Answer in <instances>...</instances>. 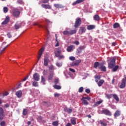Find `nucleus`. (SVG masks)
<instances>
[{
    "mask_svg": "<svg viewBox=\"0 0 126 126\" xmlns=\"http://www.w3.org/2000/svg\"><path fill=\"white\" fill-rule=\"evenodd\" d=\"M12 15L14 17L18 18L19 15H20V11L18 8H14L12 11Z\"/></svg>",
    "mask_w": 126,
    "mask_h": 126,
    "instance_id": "nucleus-1",
    "label": "nucleus"
},
{
    "mask_svg": "<svg viewBox=\"0 0 126 126\" xmlns=\"http://www.w3.org/2000/svg\"><path fill=\"white\" fill-rule=\"evenodd\" d=\"M82 21H81V19L80 18H78L76 19L75 22L74 27L75 29L76 28H78L80 25H81Z\"/></svg>",
    "mask_w": 126,
    "mask_h": 126,
    "instance_id": "nucleus-2",
    "label": "nucleus"
},
{
    "mask_svg": "<svg viewBox=\"0 0 126 126\" xmlns=\"http://www.w3.org/2000/svg\"><path fill=\"white\" fill-rule=\"evenodd\" d=\"M124 77V78L122 79L121 84L119 86L120 88H121V89H123V88H125L126 87V75H125Z\"/></svg>",
    "mask_w": 126,
    "mask_h": 126,
    "instance_id": "nucleus-3",
    "label": "nucleus"
},
{
    "mask_svg": "<svg viewBox=\"0 0 126 126\" xmlns=\"http://www.w3.org/2000/svg\"><path fill=\"white\" fill-rule=\"evenodd\" d=\"M115 65H116V59L113 58L108 63V66L110 68H113Z\"/></svg>",
    "mask_w": 126,
    "mask_h": 126,
    "instance_id": "nucleus-4",
    "label": "nucleus"
},
{
    "mask_svg": "<svg viewBox=\"0 0 126 126\" xmlns=\"http://www.w3.org/2000/svg\"><path fill=\"white\" fill-rule=\"evenodd\" d=\"M80 63H81V60H76L70 63V65L71 66H77L79 65Z\"/></svg>",
    "mask_w": 126,
    "mask_h": 126,
    "instance_id": "nucleus-5",
    "label": "nucleus"
},
{
    "mask_svg": "<svg viewBox=\"0 0 126 126\" xmlns=\"http://www.w3.org/2000/svg\"><path fill=\"white\" fill-rule=\"evenodd\" d=\"M4 118V110L2 107H0V121H2Z\"/></svg>",
    "mask_w": 126,
    "mask_h": 126,
    "instance_id": "nucleus-6",
    "label": "nucleus"
},
{
    "mask_svg": "<svg viewBox=\"0 0 126 126\" xmlns=\"http://www.w3.org/2000/svg\"><path fill=\"white\" fill-rule=\"evenodd\" d=\"M84 49H85V47H84V46H79L76 49V54L77 55H80L82 52V50H84Z\"/></svg>",
    "mask_w": 126,
    "mask_h": 126,
    "instance_id": "nucleus-7",
    "label": "nucleus"
},
{
    "mask_svg": "<svg viewBox=\"0 0 126 126\" xmlns=\"http://www.w3.org/2000/svg\"><path fill=\"white\" fill-rule=\"evenodd\" d=\"M33 79L35 80V81H39L40 80V75L38 73H35L33 75Z\"/></svg>",
    "mask_w": 126,
    "mask_h": 126,
    "instance_id": "nucleus-8",
    "label": "nucleus"
},
{
    "mask_svg": "<svg viewBox=\"0 0 126 126\" xmlns=\"http://www.w3.org/2000/svg\"><path fill=\"white\" fill-rule=\"evenodd\" d=\"M86 32V28L85 27H81L79 30V33L80 35H82L84 33Z\"/></svg>",
    "mask_w": 126,
    "mask_h": 126,
    "instance_id": "nucleus-9",
    "label": "nucleus"
},
{
    "mask_svg": "<svg viewBox=\"0 0 126 126\" xmlns=\"http://www.w3.org/2000/svg\"><path fill=\"white\" fill-rule=\"evenodd\" d=\"M101 114H104V115H106V116H111L112 115V113H111V112L110 111L108 110V109H104L102 110Z\"/></svg>",
    "mask_w": 126,
    "mask_h": 126,
    "instance_id": "nucleus-10",
    "label": "nucleus"
},
{
    "mask_svg": "<svg viewBox=\"0 0 126 126\" xmlns=\"http://www.w3.org/2000/svg\"><path fill=\"white\" fill-rule=\"evenodd\" d=\"M15 95L17 96V98H21V96H22V91H18L16 92Z\"/></svg>",
    "mask_w": 126,
    "mask_h": 126,
    "instance_id": "nucleus-11",
    "label": "nucleus"
},
{
    "mask_svg": "<svg viewBox=\"0 0 126 126\" xmlns=\"http://www.w3.org/2000/svg\"><path fill=\"white\" fill-rule=\"evenodd\" d=\"M41 6L43 8H45V9H51V8H52V6H51V5H50L49 4H41Z\"/></svg>",
    "mask_w": 126,
    "mask_h": 126,
    "instance_id": "nucleus-12",
    "label": "nucleus"
},
{
    "mask_svg": "<svg viewBox=\"0 0 126 126\" xmlns=\"http://www.w3.org/2000/svg\"><path fill=\"white\" fill-rule=\"evenodd\" d=\"M9 22V17H6L5 20L2 22V25H5V24H7Z\"/></svg>",
    "mask_w": 126,
    "mask_h": 126,
    "instance_id": "nucleus-13",
    "label": "nucleus"
},
{
    "mask_svg": "<svg viewBox=\"0 0 126 126\" xmlns=\"http://www.w3.org/2000/svg\"><path fill=\"white\" fill-rule=\"evenodd\" d=\"M62 53V51L61 50H55L54 51V54L55 56L58 58L61 55V54Z\"/></svg>",
    "mask_w": 126,
    "mask_h": 126,
    "instance_id": "nucleus-14",
    "label": "nucleus"
},
{
    "mask_svg": "<svg viewBox=\"0 0 126 126\" xmlns=\"http://www.w3.org/2000/svg\"><path fill=\"white\" fill-rule=\"evenodd\" d=\"M49 59L47 58H44V66H47L48 64H49Z\"/></svg>",
    "mask_w": 126,
    "mask_h": 126,
    "instance_id": "nucleus-15",
    "label": "nucleus"
},
{
    "mask_svg": "<svg viewBox=\"0 0 126 126\" xmlns=\"http://www.w3.org/2000/svg\"><path fill=\"white\" fill-rule=\"evenodd\" d=\"M76 32H77V30L75 29V30H70L69 31V35H73V34H76Z\"/></svg>",
    "mask_w": 126,
    "mask_h": 126,
    "instance_id": "nucleus-16",
    "label": "nucleus"
},
{
    "mask_svg": "<svg viewBox=\"0 0 126 126\" xmlns=\"http://www.w3.org/2000/svg\"><path fill=\"white\" fill-rule=\"evenodd\" d=\"M95 25H90L87 26V29L88 30H93V29H95Z\"/></svg>",
    "mask_w": 126,
    "mask_h": 126,
    "instance_id": "nucleus-17",
    "label": "nucleus"
},
{
    "mask_svg": "<svg viewBox=\"0 0 126 126\" xmlns=\"http://www.w3.org/2000/svg\"><path fill=\"white\" fill-rule=\"evenodd\" d=\"M54 7H56V8H63V5H62L61 4L55 3L54 4Z\"/></svg>",
    "mask_w": 126,
    "mask_h": 126,
    "instance_id": "nucleus-18",
    "label": "nucleus"
},
{
    "mask_svg": "<svg viewBox=\"0 0 126 126\" xmlns=\"http://www.w3.org/2000/svg\"><path fill=\"white\" fill-rule=\"evenodd\" d=\"M73 47L74 46L73 45H71L68 46L66 49L67 52H68V53L71 52V51H72V49H73Z\"/></svg>",
    "mask_w": 126,
    "mask_h": 126,
    "instance_id": "nucleus-19",
    "label": "nucleus"
},
{
    "mask_svg": "<svg viewBox=\"0 0 126 126\" xmlns=\"http://www.w3.org/2000/svg\"><path fill=\"white\" fill-rule=\"evenodd\" d=\"M71 123L72 125H76V119L74 117H73L71 119Z\"/></svg>",
    "mask_w": 126,
    "mask_h": 126,
    "instance_id": "nucleus-20",
    "label": "nucleus"
},
{
    "mask_svg": "<svg viewBox=\"0 0 126 126\" xmlns=\"http://www.w3.org/2000/svg\"><path fill=\"white\" fill-rule=\"evenodd\" d=\"M83 1H84V0H77L75 2H74L72 3V5H75L78 3H81V2H83Z\"/></svg>",
    "mask_w": 126,
    "mask_h": 126,
    "instance_id": "nucleus-21",
    "label": "nucleus"
},
{
    "mask_svg": "<svg viewBox=\"0 0 126 126\" xmlns=\"http://www.w3.org/2000/svg\"><path fill=\"white\" fill-rule=\"evenodd\" d=\"M99 124L103 126H107V123H106V120H100L99 121Z\"/></svg>",
    "mask_w": 126,
    "mask_h": 126,
    "instance_id": "nucleus-22",
    "label": "nucleus"
},
{
    "mask_svg": "<svg viewBox=\"0 0 126 126\" xmlns=\"http://www.w3.org/2000/svg\"><path fill=\"white\" fill-rule=\"evenodd\" d=\"M120 116H121V111L117 110L114 114V117H117Z\"/></svg>",
    "mask_w": 126,
    "mask_h": 126,
    "instance_id": "nucleus-23",
    "label": "nucleus"
},
{
    "mask_svg": "<svg viewBox=\"0 0 126 126\" xmlns=\"http://www.w3.org/2000/svg\"><path fill=\"white\" fill-rule=\"evenodd\" d=\"M104 82H105V81L104 80H100L97 83L98 86H99V87H100V86H102V85H103Z\"/></svg>",
    "mask_w": 126,
    "mask_h": 126,
    "instance_id": "nucleus-24",
    "label": "nucleus"
},
{
    "mask_svg": "<svg viewBox=\"0 0 126 126\" xmlns=\"http://www.w3.org/2000/svg\"><path fill=\"white\" fill-rule=\"evenodd\" d=\"M112 96L114 99H115V100H116L117 102H119L120 101V99L119 98V96H118V95L116 94H113Z\"/></svg>",
    "mask_w": 126,
    "mask_h": 126,
    "instance_id": "nucleus-25",
    "label": "nucleus"
},
{
    "mask_svg": "<svg viewBox=\"0 0 126 126\" xmlns=\"http://www.w3.org/2000/svg\"><path fill=\"white\" fill-rule=\"evenodd\" d=\"M64 111L67 112V113H68V114H70L72 112V109H71L70 108H65L64 109Z\"/></svg>",
    "mask_w": 126,
    "mask_h": 126,
    "instance_id": "nucleus-26",
    "label": "nucleus"
},
{
    "mask_svg": "<svg viewBox=\"0 0 126 126\" xmlns=\"http://www.w3.org/2000/svg\"><path fill=\"white\" fill-rule=\"evenodd\" d=\"M81 100L82 101L83 104L84 105H88V104H89V103H88V101H87V100L85 99L83 97H82Z\"/></svg>",
    "mask_w": 126,
    "mask_h": 126,
    "instance_id": "nucleus-27",
    "label": "nucleus"
},
{
    "mask_svg": "<svg viewBox=\"0 0 126 126\" xmlns=\"http://www.w3.org/2000/svg\"><path fill=\"white\" fill-rule=\"evenodd\" d=\"M120 24H119V23H115L113 24V28L114 29H116L117 28H119L120 27Z\"/></svg>",
    "mask_w": 126,
    "mask_h": 126,
    "instance_id": "nucleus-28",
    "label": "nucleus"
},
{
    "mask_svg": "<svg viewBox=\"0 0 126 126\" xmlns=\"http://www.w3.org/2000/svg\"><path fill=\"white\" fill-rule=\"evenodd\" d=\"M102 103H103V100H99V101L95 102L94 106H95L96 107H98V106L99 105H100V104H102Z\"/></svg>",
    "mask_w": 126,
    "mask_h": 126,
    "instance_id": "nucleus-29",
    "label": "nucleus"
},
{
    "mask_svg": "<svg viewBox=\"0 0 126 126\" xmlns=\"http://www.w3.org/2000/svg\"><path fill=\"white\" fill-rule=\"evenodd\" d=\"M94 19L95 21H99L100 20V17L98 15H95L94 17Z\"/></svg>",
    "mask_w": 126,
    "mask_h": 126,
    "instance_id": "nucleus-30",
    "label": "nucleus"
},
{
    "mask_svg": "<svg viewBox=\"0 0 126 126\" xmlns=\"http://www.w3.org/2000/svg\"><path fill=\"white\" fill-rule=\"evenodd\" d=\"M53 87L55 89H57V90H60V89H62V87L57 85H54L53 86Z\"/></svg>",
    "mask_w": 126,
    "mask_h": 126,
    "instance_id": "nucleus-31",
    "label": "nucleus"
},
{
    "mask_svg": "<svg viewBox=\"0 0 126 126\" xmlns=\"http://www.w3.org/2000/svg\"><path fill=\"white\" fill-rule=\"evenodd\" d=\"M20 27H21V25L19 24H17L14 25V28L16 30H18Z\"/></svg>",
    "mask_w": 126,
    "mask_h": 126,
    "instance_id": "nucleus-32",
    "label": "nucleus"
},
{
    "mask_svg": "<svg viewBox=\"0 0 126 126\" xmlns=\"http://www.w3.org/2000/svg\"><path fill=\"white\" fill-rule=\"evenodd\" d=\"M32 86L34 87H38L39 86V84L37 81H34L32 82Z\"/></svg>",
    "mask_w": 126,
    "mask_h": 126,
    "instance_id": "nucleus-33",
    "label": "nucleus"
},
{
    "mask_svg": "<svg viewBox=\"0 0 126 126\" xmlns=\"http://www.w3.org/2000/svg\"><path fill=\"white\" fill-rule=\"evenodd\" d=\"M119 69V65H116L113 68V71L115 72V71H117Z\"/></svg>",
    "mask_w": 126,
    "mask_h": 126,
    "instance_id": "nucleus-34",
    "label": "nucleus"
},
{
    "mask_svg": "<svg viewBox=\"0 0 126 126\" xmlns=\"http://www.w3.org/2000/svg\"><path fill=\"white\" fill-rule=\"evenodd\" d=\"M100 69L101 70V71H106V66H104V65H101L100 66Z\"/></svg>",
    "mask_w": 126,
    "mask_h": 126,
    "instance_id": "nucleus-35",
    "label": "nucleus"
},
{
    "mask_svg": "<svg viewBox=\"0 0 126 126\" xmlns=\"http://www.w3.org/2000/svg\"><path fill=\"white\" fill-rule=\"evenodd\" d=\"M52 126H59V121H54L52 123Z\"/></svg>",
    "mask_w": 126,
    "mask_h": 126,
    "instance_id": "nucleus-36",
    "label": "nucleus"
},
{
    "mask_svg": "<svg viewBox=\"0 0 126 126\" xmlns=\"http://www.w3.org/2000/svg\"><path fill=\"white\" fill-rule=\"evenodd\" d=\"M100 65V63L99 62H95L94 63V68H97L98 67V66Z\"/></svg>",
    "mask_w": 126,
    "mask_h": 126,
    "instance_id": "nucleus-37",
    "label": "nucleus"
},
{
    "mask_svg": "<svg viewBox=\"0 0 126 126\" xmlns=\"http://www.w3.org/2000/svg\"><path fill=\"white\" fill-rule=\"evenodd\" d=\"M112 96L113 95L112 94H106L105 97L106 98H107V99H111Z\"/></svg>",
    "mask_w": 126,
    "mask_h": 126,
    "instance_id": "nucleus-38",
    "label": "nucleus"
},
{
    "mask_svg": "<svg viewBox=\"0 0 126 126\" xmlns=\"http://www.w3.org/2000/svg\"><path fill=\"white\" fill-rule=\"evenodd\" d=\"M63 35H69V31H65L63 32Z\"/></svg>",
    "mask_w": 126,
    "mask_h": 126,
    "instance_id": "nucleus-39",
    "label": "nucleus"
},
{
    "mask_svg": "<svg viewBox=\"0 0 126 126\" xmlns=\"http://www.w3.org/2000/svg\"><path fill=\"white\" fill-rule=\"evenodd\" d=\"M83 87H81L79 88V90H78V92L79 93H82V92H83Z\"/></svg>",
    "mask_w": 126,
    "mask_h": 126,
    "instance_id": "nucleus-40",
    "label": "nucleus"
},
{
    "mask_svg": "<svg viewBox=\"0 0 126 126\" xmlns=\"http://www.w3.org/2000/svg\"><path fill=\"white\" fill-rule=\"evenodd\" d=\"M3 11L4 12V13H6V12H7V11H8V8H7V7H3Z\"/></svg>",
    "mask_w": 126,
    "mask_h": 126,
    "instance_id": "nucleus-41",
    "label": "nucleus"
},
{
    "mask_svg": "<svg viewBox=\"0 0 126 126\" xmlns=\"http://www.w3.org/2000/svg\"><path fill=\"white\" fill-rule=\"evenodd\" d=\"M33 25L34 26H38V27H43V26H42V25L38 24V23H34Z\"/></svg>",
    "mask_w": 126,
    "mask_h": 126,
    "instance_id": "nucleus-42",
    "label": "nucleus"
},
{
    "mask_svg": "<svg viewBox=\"0 0 126 126\" xmlns=\"http://www.w3.org/2000/svg\"><path fill=\"white\" fill-rule=\"evenodd\" d=\"M82 98H85V100H88V101H90V100H91V97H90L88 96L87 97L83 96Z\"/></svg>",
    "mask_w": 126,
    "mask_h": 126,
    "instance_id": "nucleus-43",
    "label": "nucleus"
},
{
    "mask_svg": "<svg viewBox=\"0 0 126 126\" xmlns=\"http://www.w3.org/2000/svg\"><path fill=\"white\" fill-rule=\"evenodd\" d=\"M52 79H53V74H50L48 76V80H52Z\"/></svg>",
    "mask_w": 126,
    "mask_h": 126,
    "instance_id": "nucleus-44",
    "label": "nucleus"
},
{
    "mask_svg": "<svg viewBox=\"0 0 126 126\" xmlns=\"http://www.w3.org/2000/svg\"><path fill=\"white\" fill-rule=\"evenodd\" d=\"M45 81H46V80L45 79V78L43 77V76H41V82L43 83V84H45Z\"/></svg>",
    "mask_w": 126,
    "mask_h": 126,
    "instance_id": "nucleus-45",
    "label": "nucleus"
},
{
    "mask_svg": "<svg viewBox=\"0 0 126 126\" xmlns=\"http://www.w3.org/2000/svg\"><path fill=\"white\" fill-rule=\"evenodd\" d=\"M17 2L19 4H23L24 3L23 1H22V0H18L17 1Z\"/></svg>",
    "mask_w": 126,
    "mask_h": 126,
    "instance_id": "nucleus-46",
    "label": "nucleus"
},
{
    "mask_svg": "<svg viewBox=\"0 0 126 126\" xmlns=\"http://www.w3.org/2000/svg\"><path fill=\"white\" fill-rule=\"evenodd\" d=\"M23 114L24 116H26V115H27V111L26 110V109H24L23 110Z\"/></svg>",
    "mask_w": 126,
    "mask_h": 126,
    "instance_id": "nucleus-47",
    "label": "nucleus"
},
{
    "mask_svg": "<svg viewBox=\"0 0 126 126\" xmlns=\"http://www.w3.org/2000/svg\"><path fill=\"white\" fill-rule=\"evenodd\" d=\"M7 36L8 38H11V37H12V35H11V33H10V32H8L7 33Z\"/></svg>",
    "mask_w": 126,
    "mask_h": 126,
    "instance_id": "nucleus-48",
    "label": "nucleus"
},
{
    "mask_svg": "<svg viewBox=\"0 0 126 126\" xmlns=\"http://www.w3.org/2000/svg\"><path fill=\"white\" fill-rule=\"evenodd\" d=\"M38 121H43V120H44V117H42V116H39V117H38Z\"/></svg>",
    "mask_w": 126,
    "mask_h": 126,
    "instance_id": "nucleus-49",
    "label": "nucleus"
},
{
    "mask_svg": "<svg viewBox=\"0 0 126 126\" xmlns=\"http://www.w3.org/2000/svg\"><path fill=\"white\" fill-rule=\"evenodd\" d=\"M5 125V122L4 121H2L0 123V126H4Z\"/></svg>",
    "mask_w": 126,
    "mask_h": 126,
    "instance_id": "nucleus-50",
    "label": "nucleus"
},
{
    "mask_svg": "<svg viewBox=\"0 0 126 126\" xmlns=\"http://www.w3.org/2000/svg\"><path fill=\"white\" fill-rule=\"evenodd\" d=\"M43 3H48L49 2V0H41Z\"/></svg>",
    "mask_w": 126,
    "mask_h": 126,
    "instance_id": "nucleus-51",
    "label": "nucleus"
},
{
    "mask_svg": "<svg viewBox=\"0 0 126 126\" xmlns=\"http://www.w3.org/2000/svg\"><path fill=\"white\" fill-rule=\"evenodd\" d=\"M85 92H86V93L89 94V93H90V92H91L90 89H86Z\"/></svg>",
    "mask_w": 126,
    "mask_h": 126,
    "instance_id": "nucleus-52",
    "label": "nucleus"
},
{
    "mask_svg": "<svg viewBox=\"0 0 126 126\" xmlns=\"http://www.w3.org/2000/svg\"><path fill=\"white\" fill-rule=\"evenodd\" d=\"M59 60H62V59H64V56L63 55H60L58 57Z\"/></svg>",
    "mask_w": 126,
    "mask_h": 126,
    "instance_id": "nucleus-53",
    "label": "nucleus"
},
{
    "mask_svg": "<svg viewBox=\"0 0 126 126\" xmlns=\"http://www.w3.org/2000/svg\"><path fill=\"white\" fill-rule=\"evenodd\" d=\"M49 70H53L54 69V66L53 65H51L49 67Z\"/></svg>",
    "mask_w": 126,
    "mask_h": 126,
    "instance_id": "nucleus-54",
    "label": "nucleus"
},
{
    "mask_svg": "<svg viewBox=\"0 0 126 126\" xmlns=\"http://www.w3.org/2000/svg\"><path fill=\"white\" fill-rule=\"evenodd\" d=\"M69 60L70 61H75V58L74 57L71 56V57H69Z\"/></svg>",
    "mask_w": 126,
    "mask_h": 126,
    "instance_id": "nucleus-55",
    "label": "nucleus"
},
{
    "mask_svg": "<svg viewBox=\"0 0 126 126\" xmlns=\"http://www.w3.org/2000/svg\"><path fill=\"white\" fill-rule=\"evenodd\" d=\"M8 46V45H6V46H5V47L2 49V50H1V51H0V54L2 53V52H3V51H4V50H5V49H6V48H7V46Z\"/></svg>",
    "mask_w": 126,
    "mask_h": 126,
    "instance_id": "nucleus-56",
    "label": "nucleus"
},
{
    "mask_svg": "<svg viewBox=\"0 0 126 126\" xmlns=\"http://www.w3.org/2000/svg\"><path fill=\"white\" fill-rule=\"evenodd\" d=\"M73 43L75 44L76 45H79V41H75Z\"/></svg>",
    "mask_w": 126,
    "mask_h": 126,
    "instance_id": "nucleus-57",
    "label": "nucleus"
},
{
    "mask_svg": "<svg viewBox=\"0 0 126 126\" xmlns=\"http://www.w3.org/2000/svg\"><path fill=\"white\" fill-rule=\"evenodd\" d=\"M69 70H70V71H71L72 72H75V70L71 68H70L69 69Z\"/></svg>",
    "mask_w": 126,
    "mask_h": 126,
    "instance_id": "nucleus-58",
    "label": "nucleus"
},
{
    "mask_svg": "<svg viewBox=\"0 0 126 126\" xmlns=\"http://www.w3.org/2000/svg\"><path fill=\"white\" fill-rule=\"evenodd\" d=\"M54 83L55 84H58V83H59V79H55Z\"/></svg>",
    "mask_w": 126,
    "mask_h": 126,
    "instance_id": "nucleus-59",
    "label": "nucleus"
},
{
    "mask_svg": "<svg viewBox=\"0 0 126 126\" xmlns=\"http://www.w3.org/2000/svg\"><path fill=\"white\" fill-rule=\"evenodd\" d=\"M4 107L5 108H9V104L8 103L4 104Z\"/></svg>",
    "mask_w": 126,
    "mask_h": 126,
    "instance_id": "nucleus-60",
    "label": "nucleus"
},
{
    "mask_svg": "<svg viewBox=\"0 0 126 126\" xmlns=\"http://www.w3.org/2000/svg\"><path fill=\"white\" fill-rule=\"evenodd\" d=\"M56 65L57 66H58L59 67H60V66H62V64H61L59 63H56Z\"/></svg>",
    "mask_w": 126,
    "mask_h": 126,
    "instance_id": "nucleus-61",
    "label": "nucleus"
},
{
    "mask_svg": "<svg viewBox=\"0 0 126 126\" xmlns=\"http://www.w3.org/2000/svg\"><path fill=\"white\" fill-rule=\"evenodd\" d=\"M28 77H29V76H28L27 77L24 78L22 81H26V80H27L28 79Z\"/></svg>",
    "mask_w": 126,
    "mask_h": 126,
    "instance_id": "nucleus-62",
    "label": "nucleus"
},
{
    "mask_svg": "<svg viewBox=\"0 0 126 126\" xmlns=\"http://www.w3.org/2000/svg\"><path fill=\"white\" fill-rule=\"evenodd\" d=\"M59 96H60V94H54V96L55 97H59Z\"/></svg>",
    "mask_w": 126,
    "mask_h": 126,
    "instance_id": "nucleus-63",
    "label": "nucleus"
},
{
    "mask_svg": "<svg viewBox=\"0 0 126 126\" xmlns=\"http://www.w3.org/2000/svg\"><path fill=\"white\" fill-rule=\"evenodd\" d=\"M7 95H8V93H7V92H5V93H4L3 94V96H7Z\"/></svg>",
    "mask_w": 126,
    "mask_h": 126,
    "instance_id": "nucleus-64",
    "label": "nucleus"
}]
</instances>
